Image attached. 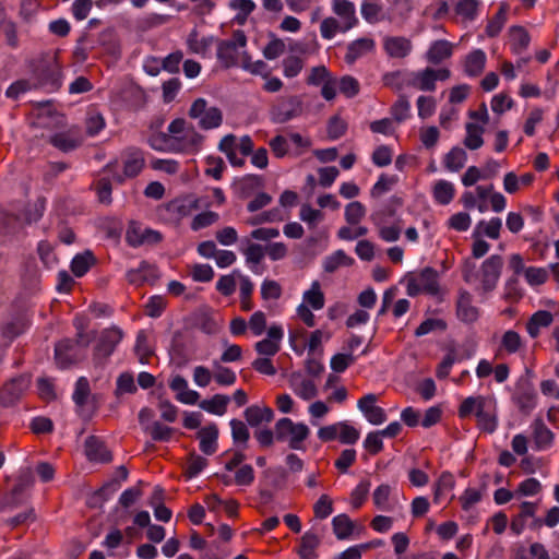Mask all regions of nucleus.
Returning <instances> with one entry per match:
<instances>
[{"mask_svg": "<svg viewBox=\"0 0 559 559\" xmlns=\"http://www.w3.org/2000/svg\"><path fill=\"white\" fill-rule=\"evenodd\" d=\"M457 414L461 418L474 415L477 427L487 433L498 428V402L492 395H472L462 401Z\"/></svg>", "mask_w": 559, "mask_h": 559, "instance_id": "nucleus-1", "label": "nucleus"}, {"mask_svg": "<svg viewBox=\"0 0 559 559\" xmlns=\"http://www.w3.org/2000/svg\"><path fill=\"white\" fill-rule=\"evenodd\" d=\"M331 10L335 17L329 16L322 20L320 24L322 38L331 40L337 34H345L358 25L359 20L354 2L349 0H332Z\"/></svg>", "mask_w": 559, "mask_h": 559, "instance_id": "nucleus-2", "label": "nucleus"}, {"mask_svg": "<svg viewBox=\"0 0 559 559\" xmlns=\"http://www.w3.org/2000/svg\"><path fill=\"white\" fill-rule=\"evenodd\" d=\"M175 154L194 155L202 150L204 136L194 126L182 118L174 119L167 127Z\"/></svg>", "mask_w": 559, "mask_h": 559, "instance_id": "nucleus-3", "label": "nucleus"}, {"mask_svg": "<svg viewBox=\"0 0 559 559\" xmlns=\"http://www.w3.org/2000/svg\"><path fill=\"white\" fill-rule=\"evenodd\" d=\"M145 159L143 152L135 147L124 150L119 158L106 165L107 171L117 182L136 177L144 168Z\"/></svg>", "mask_w": 559, "mask_h": 559, "instance_id": "nucleus-4", "label": "nucleus"}, {"mask_svg": "<svg viewBox=\"0 0 559 559\" xmlns=\"http://www.w3.org/2000/svg\"><path fill=\"white\" fill-rule=\"evenodd\" d=\"M309 436L310 429L305 423H296L288 417H284L275 424L276 440L287 442L293 450H305V441Z\"/></svg>", "mask_w": 559, "mask_h": 559, "instance_id": "nucleus-5", "label": "nucleus"}, {"mask_svg": "<svg viewBox=\"0 0 559 559\" xmlns=\"http://www.w3.org/2000/svg\"><path fill=\"white\" fill-rule=\"evenodd\" d=\"M406 293L411 297L419 294L437 295L439 293V274L432 267H425L406 280Z\"/></svg>", "mask_w": 559, "mask_h": 559, "instance_id": "nucleus-6", "label": "nucleus"}, {"mask_svg": "<svg viewBox=\"0 0 559 559\" xmlns=\"http://www.w3.org/2000/svg\"><path fill=\"white\" fill-rule=\"evenodd\" d=\"M449 69L425 68L405 74V83L424 92H433L437 81H445L450 78Z\"/></svg>", "mask_w": 559, "mask_h": 559, "instance_id": "nucleus-7", "label": "nucleus"}, {"mask_svg": "<svg viewBox=\"0 0 559 559\" xmlns=\"http://www.w3.org/2000/svg\"><path fill=\"white\" fill-rule=\"evenodd\" d=\"M188 115L191 119L198 121V126L202 130H212L218 128L223 122V114L219 108L209 106L204 98L195 99Z\"/></svg>", "mask_w": 559, "mask_h": 559, "instance_id": "nucleus-8", "label": "nucleus"}, {"mask_svg": "<svg viewBox=\"0 0 559 559\" xmlns=\"http://www.w3.org/2000/svg\"><path fill=\"white\" fill-rule=\"evenodd\" d=\"M246 45L247 37L240 29L233 33L231 39L218 41L216 56L219 63L226 69L236 67L239 49L245 48Z\"/></svg>", "mask_w": 559, "mask_h": 559, "instance_id": "nucleus-9", "label": "nucleus"}, {"mask_svg": "<svg viewBox=\"0 0 559 559\" xmlns=\"http://www.w3.org/2000/svg\"><path fill=\"white\" fill-rule=\"evenodd\" d=\"M503 266L500 255L493 254L486 259L479 271L480 290L486 294L493 290L498 284Z\"/></svg>", "mask_w": 559, "mask_h": 559, "instance_id": "nucleus-10", "label": "nucleus"}, {"mask_svg": "<svg viewBox=\"0 0 559 559\" xmlns=\"http://www.w3.org/2000/svg\"><path fill=\"white\" fill-rule=\"evenodd\" d=\"M283 340L282 324L273 323L267 328L266 336L254 344V350L259 356L273 357L281 350Z\"/></svg>", "mask_w": 559, "mask_h": 559, "instance_id": "nucleus-11", "label": "nucleus"}, {"mask_svg": "<svg viewBox=\"0 0 559 559\" xmlns=\"http://www.w3.org/2000/svg\"><path fill=\"white\" fill-rule=\"evenodd\" d=\"M302 112V102L298 96H289L281 99L271 109V119L275 123H285L297 118Z\"/></svg>", "mask_w": 559, "mask_h": 559, "instance_id": "nucleus-12", "label": "nucleus"}, {"mask_svg": "<svg viewBox=\"0 0 559 559\" xmlns=\"http://www.w3.org/2000/svg\"><path fill=\"white\" fill-rule=\"evenodd\" d=\"M288 384L294 394L304 401L313 400L319 394L318 381L301 371L292 372Z\"/></svg>", "mask_w": 559, "mask_h": 559, "instance_id": "nucleus-13", "label": "nucleus"}, {"mask_svg": "<svg viewBox=\"0 0 559 559\" xmlns=\"http://www.w3.org/2000/svg\"><path fill=\"white\" fill-rule=\"evenodd\" d=\"M31 378L19 376L7 382L0 391V404L4 407L13 406L29 388Z\"/></svg>", "mask_w": 559, "mask_h": 559, "instance_id": "nucleus-14", "label": "nucleus"}, {"mask_svg": "<svg viewBox=\"0 0 559 559\" xmlns=\"http://www.w3.org/2000/svg\"><path fill=\"white\" fill-rule=\"evenodd\" d=\"M357 408L371 425L378 426L386 420V413L378 405V395L374 393H368L361 396L357 401Z\"/></svg>", "mask_w": 559, "mask_h": 559, "instance_id": "nucleus-15", "label": "nucleus"}, {"mask_svg": "<svg viewBox=\"0 0 559 559\" xmlns=\"http://www.w3.org/2000/svg\"><path fill=\"white\" fill-rule=\"evenodd\" d=\"M79 340L76 342L72 340H62L60 341L56 347H55V356L56 361L61 368H66L72 362L75 361L78 354H76V347L80 343H82L83 346H87L90 343V340L83 338V333L80 331L78 333Z\"/></svg>", "mask_w": 559, "mask_h": 559, "instance_id": "nucleus-16", "label": "nucleus"}, {"mask_svg": "<svg viewBox=\"0 0 559 559\" xmlns=\"http://www.w3.org/2000/svg\"><path fill=\"white\" fill-rule=\"evenodd\" d=\"M383 49L390 58H406L413 50L412 40L404 36H386L383 39Z\"/></svg>", "mask_w": 559, "mask_h": 559, "instance_id": "nucleus-17", "label": "nucleus"}, {"mask_svg": "<svg viewBox=\"0 0 559 559\" xmlns=\"http://www.w3.org/2000/svg\"><path fill=\"white\" fill-rule=\"evenodd\" d=\"M122 337L123 333L119 328L112 326L105 329L99 335L96 354L102 357L110 356Z\"/></svg>", "mask_w": 559, "mask_h": 559, "instance_id": "nucleus-18", "label": "nucleus"}, {"mask_svg": "<svg viewBox=\"0 0 559 559\" xmlns=\"http://www.w3.org/2000/svg\"><path fill=\"white\" fill-rule=\"evenodd\" d=\"M49 142L62 152H70L81 145L82 136L76 129L71 128L66 131L51 134L49 136Z\"/></svg>", "mask_w": 559, "mask_h": 559, "instance_id": "nucleus-19", "label": "nucleus"}, {"mask_svg": "<svg viewBox=\"0 0 559 559\" xmlns=\"http://www.w3.org/2000/svg\"><path fill=\"white\" fill-rule=\"evenodd\" d=\"M376 48V43L370 37H360L347 45L344 60L347 64H354L358 59L372 52Z\"/></svg>", "mask_w": 559, "mask_h": 559, "instance_id": "nucleus-20", "label": "nucleus"}, {"mask_svg": "<svg viewBox=\"0 0 559 559\" xmlns=\"http://www.w3.org/2000/svg\"><path fill=\"white\" fill-rule=\"evenodd\" d=\"M126 276L130 284L139 286L144 283H153L158 278V273L154 265L142 261L138 267L129 270Z\"/></svg>", "mask_w": 559, "mask_h": 559, "instance_id": "nucleus-21", "label": "nucleus"}, {"mask_svg": "<svg viewBox=\"0 0 559 559\" xmlns=\"http://www.w3.org/2000/svg\"><path fill=\"white\" fill-rule=\"evenodd\" d=\"M169 386L176 392V399L182 404L194 405L200 397L197 391L189 389L188 381L179 374L171 379Z\"/></svg>", "mask_w": 559, "mask_h": 559, "instance_id": "nucleus-22", "label": "nucleus"}, {"mask_svg": "<svg viewBox=\"0 0 559 559\" xmlns=\"http://www.w3.org/2000/svg\"><path fill=\"white\" fill-rule=\"evenodd\" d=\"M532 436L537 451L549 449L554 443V433L542 419H535L532 425Z\"/></svg>", "mask_w": 559, "mask_h": 559, "instance_id": "nucleus-23", "label": "nucleus"}, {"mask_svg": "<svg viewBox=\"0 0 559 559\" xmlns=\"http://www.w3.org/2000/svg\"><path fill=\"white\" fill-rule=\"evenodd\" d=\"M457 318L465 323H473L479 317V310L472 304V296L467 292H462L456 302Z\"/></svg>", "mask_w": 559, "mask_h": 559, "instance_id": "nucleus-24", "label": "nucleus"}, {"mask_svg": "<svg viewBox=\"0 0 559 559\" xmlns=\"http://www.w3.org/2000/svg\"><path fill=\"white\" fill-rule=\"evenodd\" d=\"M518 408L524 413L530 414L537 404V394L531 385L519 388L512 397Z\"/></svg>", "mask_w": 559, "mask_h": 559, "instance_id": "nucleus-25", "label": "nucleus"}, {"mask_svg": "<svg viewBox=\"0 0 559 559\" xmlns=\"http://www.w3.org/2000/svg\"><path fill=\"white\" fill-rule=\"evenodd\" d=\"M321 545V537L313 531H307L300 538L299 548L297 550L301 559H317V549Z\"/></svg>", "mask_w": 559, "mask_h": 559, "instance_id": "nucleus-26", "label": "nucleus"}, {"mask_svg": "<svg viewBox=\"0 0 559 559\" xmlns=\"http://www.w3.org/2000/svg\"><path fill=\"white\" fill-rule=\"evenodd\" d=\"M453 53V45L445 39H439L431 43L426 52V59L432 64H439L449 59Z\"/></svg>", "mask_w": 559, "mask_h": 559, "instance_id": "nucleus-27", "label": "nucleus"}, {"mask_svg": "<svg viewBox=\"0 0 559 559\" xmlns=\"http://www.w3.org/2000/svg\"><path fill=\"white\" fill-rule=\"evenodd\" d=\"M218 429L215 424L201 428L198 432L200 440V450L206 454L212 455L217 450Z\"/></svg>", "mask_w": 559, "mask_h": 559, "instance_id": "nucleus-28", "label": "nucleus"}, {"mask_svg": "<svg viewBox=\"0 0 559 559\" xmlns=\"http://www.w3.org/2000/svg\"><path fill=\"white\" fill-rule=\"evenodd\" d=\"M214 40L215 39L213 36L199 37L197 29H193L188 35L186 43L191 53H195L201 57H207L210 56Z\"/></svg>", "mask_w": 559, "mask_h": 559, "instance_id": "nucleus-29", "label": "nucleus"}, {"mask_svg": "<svg viewBox=\"0 0 559 559\" xmlns=\"http://www.w3.org/2000/svg\"><path fill=\"white\" fill-rule=\"evenodd\" d=\"M85 453L92 461L109 462L111 460L110 452L107 450L104 442L95 436H91L86 439Z\"/></svg>", "mask_w": 559, "mask_h": 559, "instance_id": "nucleus-30", "label": "nucleus"}, {"mask_svg": "<svg viewBox=\"0 0 559 559\" xmlns=\"http://www.w3.org/2000/svg\"><path fill=\"white\" fill-rule=\"evenodd\" d=\"M525 346V342L519 332L507 330L503 332L499 343V350L508 355L518 354Z\"/></svg>", "mask_w": 559, "mask_h": 559, "instance_id": "nucleus-31", "label": "nucleus"}, {"mask_svg": "<svg viewBox=\"0 0 559 559\" xmlns=\"http://www.w3.org/2000/svg\"><path fill=\"white\" fill-rule=\"evenodd\" d=\"M362 19L369 24L384 20L383 5L379 0H364L360 5Z\"/></svg>", "mask_w": 559, "mask_h": 559, "instance_id": "nucleus-32", "label": "nucleus"}, {"mask_svg": "<svg viewBox=\"0 0 559 559\" xmlns=\"http://www.w3.org/2000/svg\"><path fill=\"white\" fill-rule=\"evenodd\" d=\"M455 195V187L451 181L440 179L433 183L432 197L438 204L448 205Z\"/></svg>", "mask_w": 559, "mask_h": 559, "instance_id": "nucleus-33", "label": "nucleus"}, {"mask_svg": "<svg viewBox=\"0 0 559 559\" xmlns=\"http://www.w3.org/2000/svg\"><path fill=\"white\" fill-rule=\"evenodd\" d=\"M454 486V476L450 472H443L433 486V501L440 503L452 493Z\"/></svg>", "mask_w": 559, "mask_h": 559, "instance_id": "nucleus-34", "label": "nucleus"}, {"mask_svg": "<svg viewBox=\"0 0 559 559\" xmlns=\"http://www.w3.org/2000/svg\"><path fill=\"white\" fill-rule=\"evenodd\" d=\"M554 317L549 311L539 310L533 313L526 323V331L533 338L539 335L542 328H547L552 323Z\"/></svg>", "mask_w": 559, "mask_h": 559, "instance_id": "nucleus-35", "label": "nucleus"}, {"mask_svg": "<svg viewBox=\"0 0 559 559\" xmlns=\"http://www.w3.org/2000/svg\"><path fill=\"white\" fill-rule=\"evenodd\" d=\"M486 61H487L486 53L481 49H475V50L471 51L465 58V63H464L465 73L468 76L479 75L486 66Z\"/></svg>", "mask_w": 559, "mask_h": 559, "instance_id": "nucleus-36", "label": "nucleus"}, {"mask_svg": "<svg viewBox=\"0 0 559 559\" xmlns=\"http://www.w3.org/2000/svg\"><path fill=\"white\" fill-rule=\"evenodd\" d=\"M273 417L274 413L267 406L251 405L245 411V418L252 427L259 426L262 423H270Z\"/></svg>", "mask_w": 559, "mask_h": 559, "instance_id": "nucleus-37", "label": "nucleus"}, {"mask_svg": "<svg viewBox=\"0 0 559 559\" xmlns=\"http://www.w3.org/2000/svg\"><path fill=\"white\" fill-rule=\"evenodd\" d=\"M466 135L464 138V145L471 150L475 151L480 148L484 145L483 134L485 132V127L478 124L476 122H467L465 126Z\"/></svg>", "mask_w": 559, "mask_h": 559, "instance_id": "nucleus-38", "label": "nucleus"}, {"mask_svg": "<svg viewBox=\"0 0 559 559\" xmlns=\"http://www.w3.org/2000/svg\"><path fill=\"white\" fill-rule=\"evenodd\" d=\"M354 522L345 513L337 514L332 519L333 533L337 539H348L354 532Z\"/></svg>", "mask_w": 559, "mask_h": 559, "instance_id": "nucleus-39", "label": "nucleus"}, {"mask_svg": "<svg viewBox=\"0 0 559 559\" xmlns=\"http://www.w3.org/2000/svg\"><path fill=\"white\" fill-rule=\"evenodd\" d=\"M352 264H354V259L340 249L324 258L323 270L326 273H333L341 266H349Z\"/></svg>", "mask_w": 559, "mask_h": 559, "instance_id": "nucleus-40", "label": "nucleus"}, {"mask_svg": "<svg viewBox=\"0 0 559 559\" xmlns=\"http://www.w3.org/2000/svg\"><path fill=\"white\" fill-rule=\"evenodd\" d=\"M467 162V153L465 150L459 146L452 147L444 156V167L452 173H456L462 169Z\"/></svg>", "mask_w": 559, "mask_h": 559, "instance_id": "nucleus-41", "label": "nucleus"}, {"mask_svg": "<svg viewBox=\"0 0 559 559\" xmlns=\"http://www.w3.org/2000/svg\"><path fill=\"white\" fill-rule=\"evenodd\" d=\"M502 227V221L499 217H492L489 221L481 219L477 223L474 237L485 235L491 239H498Z\"/></svg>", "mask_w": 559, "mask_h": 559, "instance_id": "nucleus-42", "label": "nucleus"}, {"mask_svg": "<svg viewBox=\"0 0 559 559\" xmlns=\"http://www.w3.org/2000/svg\"><path fill=\"white\" fill-rule=\"evenodd\" d=\"M313 310L324 307V295L318 281L312 282L311 287L302 294V302Z\"/></svg>", "mask_w": 559, "mask_h": 559, "instance_id": "nucleus-43", "label": "nucleus"}, {"mask_svg": "<svg viewBox=\"0 0 559 559\" xmlns=\"http://www.w3.org/2000/svg\"><path fill=\"white\" fill-rule=\"evenodd\" d=\"M229 397L223 394H215L209 400L200 403V407L213 415L223 416L226 413Z\"/></svg>", "mask_w": 559, "mask_h": 559, "instance_id": "nucleus-44", "label": "nucleus"}, {"mask_svg": "<svg viewBox=\"0 0 559 559\" xmlns=\"http://www.w3.org/2000/svg\"><path fill=\"white\" fill-rule=\"evenodd\" d=\"M199 207V201L193 195H185L178 199H175L169 203V210L173 213L178 214L179 216H187L193 210Z\"/></svg>", "mask_w": 559, "mask_h": 559, "instance_id": "nucleus-45", "label": "nucleus"}, {"mask_svg": "<svg viewBox=\"0 0 559 559\" xmlns=\"http://www.w3.org/2000/svg\"><path fill=\"white\" fill-rule=\"evenodd\" d=\"M530 35L522 26H512L510 28V44L514 53H521L530 45Z\"/></svg>", "mask_w": 559, "mask_h": 559, "instance_id": "nucleus-46", "label": "nucleus"}, {"mask_svg": "<svg viewBox=\"0 0 559 559\" xmlns=\"http://www.w3.org/2000/svg\"><path fill=\"white\" fill-rule=\"evenodd\" d=\"M128 478V469L124 466H119L116 472V477L105 484L98 491V495L102 496L105 500L109 499L119 488L121 481L127 480Z\"/></svg>", "mask_w": 559, "mask_h": 559, "instance_id": "nucleus-47", "label": "nucleus"}, {"mask_svg": "<svg viewBox=\"0 0 559 559\" xmlns=\"http://www.w3.org/2000/svg\"><path fill=\"white\" fill-rule=\"evenodd\" d=\"M479 5L478 0H459L454 10L463 21H474L478 15Z\"/></svg>", "mask_w": 559, "mask_h": 559, "instance_id": "nucleus-48", "label": "nucleus"}, {"mask_svg": "<svg viewBox=\"0 0 559 559\" xmlns=\"http://www.w3.org/2000/svg\"><path fill=\"white\" fill-rule=\"evenodd\" d=\"M213 379L219 385L229 386L236 382L237 376L230 368L224 367L215 360L213 361Z\"/></svg>", "mask_w": 559, "mask_h": 559, "instance_id": "nucleus-49", "label": "nucleus"}, {"mask_svg": "<svg viewBox=\"0 0 559 559\" xmlns=\"http://www.w3.org/2000/svg\"><path fill=\"white\" fill-rule=\"evenodd\" d=\"M95 259L91 251H86L82 254H76L71 262V271L78 277L83 276L87 273L91 266L94 264Z\"/></svg>", "mask_w": 559, "mask_h": 559, "instance_id": "nucleus-50", "label": "nucleus"}, {"mask_svg": "<svg viewBox=\"0 0 559 559\" xmlns=\"http://www.w3.org/2000/svg\"><path fill=\"white\" fill-rule=\"evenodd\" d=\"M243 255L246 258V263L249 265L250 270L254 273H259L257 270V265L263 260L265 255L264 248L259 243H250L243 250Z\"/></svg>", "mask_w": 559, "mask_h": 559, "instance_id": "nucleus-51", "label": "nucleus"}, {"mask_svg": "<svg viewBox=\"0 0 559 559\" xmlns=\"http://www.w3.org/2000/svg\"><path fill=\"white\" fill-rule=\"evenodd\" d=\"M253 289L254 285L252 281L248 276H241L239 285V298L240 306L243 311H250L253 308V304L251 301Z\"/></svg>", "mask_w": 559, "mask_h": 559, "instance_id": "nucleus-52", "label": "nucleus"}, {"mask_svg": "<svg viewBox=\"0 0 559 559\" xmlns=\"http://www.w3.org/2000/svg\"><path fill=\"white\" fill-rule=\"evenodd\" d=\"M543 486L537 478L531 477L521 481L516 487V498L534 497L540 493Z\"/></svg>", "mask_w": 559, "mask_h": 559, "instance_id": "nucleus-53", "label": "nucleus"}, {"mask_svg": "<svg viewBox=\"0 0 559 559\" xmlns=\"http://www.w3.org/2000/svg\"><path fill=\"white\" fill-rule=\"evenodd\" d=\"M366 215V207L359 201L349 202L345 206L344 216L349 225H357Z\"/></svg>", "mask_w": 559, "mask_h": 559, "instance_id": "nucleus-54", "label": "nucleus"}, {"mask_svg": "<svg viewBox=\"0 0 559 559\" xmlns=\"http://www.w3.org/2000/svg\"><path fill=\"white\" fill-rule=\"evenodd\" d=\"M299 218L308 225L310 229L323 221L324 214L320 210H316L308 204H302L299 212Z\"/></svg>", "mask_w": 559, "mask_h": 559, "instance_id": "nucleus-55", "label": "nucleus"}, {"mask_svg": "<svg viewBox=\"0 0 559 559\" xmlns=\"http://www.w3.org/2000/svg\"><path fill=\"white\" fill-rule=\"evenodd\" d=\"M285 215L278 207H274L269 211H264L248 221L249 225L255 226L264 223H275L284 221Z\"/></svg>", "mask_w": 559, "mask_h": 559, "instance_id": "nucleus-56", "label": "nucleus"}, {"mask_svg": "<svg viewBox=\"0 0 559 559\" xmlns=\"http://www.w3.org/2000/svg\"><path fill=\"white\" fill-rule=\"evenodd\" d=\"M260 294L263 300H277L282 296L283 289L278 282L265 278L261 284Z\"/></svg>", "mask_w": 559, "mask_h": 559, "instance_id": "nucleus-57", "label": "nucleus"}, {"mask_svg": "<svg viewBox=\"0 0 559 559\" xmlns=\"http://www.w3.org/2000/svg\"><path fill=\"white\" fill-rule=\"evenodd\" d=\"M29 486H32V478L29 473H27L25 476H20L10 495L8 496L9 502L12 504L19 503L23 498L24 491Z\"/></svg>", "mask_w": 559, "mask_h": 559, "instance_id": "nucleus-58", "label": "nucleus"}, {"mask_svg": "<svg viewBox=\"0 0 559 559\" xmlns=\"http://www.w3.org/2000/svg\"><path fill=\"white\" fill-rule=\"evenodd\" d=\"M360 432L347 421H340L338 441L343 444H354L358 441Z\"/></svg>", "mask_w": 559, "mask_h": 559, "instance_id": "nucleus-59", "label": "nucleus"}, {"mask_svg": "<svg viewBox=\"0 0 559 559\" xmlns=\"http://www.w3.org/2000/svg\"><path fill=\"white\" fill-rule=\"evenodd\" d=\"M229 424L234 442L241 444V448L245 449L249 440V430L247 426L238 419H231Z\"/></svg>", "mask_w": 559, "mask_h": 559, "instance_id": "nucleus-60", "label": "nucleus"}, {"mask_svg": "<svg viewBox=\"0 0 559 559\" xmlns=\"http://www.w3.org/2000/svg\"><path fill=\"white\" fill-rule=\"evenodd\" d=\"M354 362L355 357L352 353H338L332 356L330 367L334 372L342 373Z\"/></svg>", "mask_w": 559, "mask_h": 559, "instance_id": "nucleus-61", "label": "nucleus"}, {"mask_svg": "<svg viewBox=\"0 0 559 559\" xmlns=\"http://www.w3.org/2000/svg\"><path fill=\"white\" fill-rule=\"evenodd\" d=\"M391 115L396 122H402L411 116V103L405 96H401L392 106Z\"/></svg>", "mask_w": 559, "mask_h": 559, "instance_id": "nucleus-62", "label": "nucleus"}, {"mask_svg": "<svg viewBox=\"0 0 559 559\" xmlns=\"http://www.w3.org/2000/svg\"><path fill=\"white\" fill-rule=\"evenodd\" d=\"M483 498L480 490L468 487L460 497L462 509L466 512L471 511Z\"/></svg>", "mask_w": 559, "mask_h": 559, "instance_id": "nucleus-63", "label": "nucleus"}, {"mask_svg": "<svg viewBox=\"0 0 559 559\" xmlns=\"http://www.w3.org/2000/svg\"><path fill=\"white\" fill-rule=\"evenodd\" d=\"M282 66L284 76L293 79L301 72L304 68V61L299 57L289 56L283 60Z\"/></svg>", "mask_w": 559, "mask_h": 559, "instance_id": "nucleus-64", "label": "nucleus"}]
</instances>
